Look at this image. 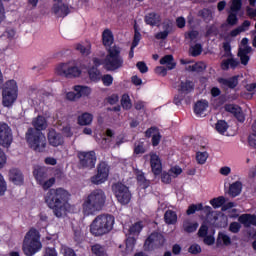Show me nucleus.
<instances>
[{
  "label": "nucleus",
  "mask_w": 256,
  "mask_h": 256,
  "mask_svg": "<svg viewBox=\"0 0 256 256\" xmlns=\"http://www.w3.org/2000/svg\"><path fill=\"white\" fill-rule=\"evenodd\" d=\"M186 69L187 71H196L197 73H201V71H205V69H207V65L205 64V62H198L189 65Z\"/></svg>",
  "instance_id": "37"
},
{
  "label": "nucleus",
  "mask_w": 256,
  "mask_h": 256,
  "mask_svg": "<svg viewBox=\"0 0 256 256\" xmlns=\"http://www.w3.org/2000/svg\"><path fill=\"white\" fill-rule=\"evenodd\" d=\"M57 125L61 127L60 129L66 137H71L73 135V132L71 131V124H69V120L67 119V117H64L62 118V120H59L57 122Z\"/></svg>",
  "instance_id": "25"
},
{
  "label": "nucleus",
  "mask_w": 256,
  "mask_h": 256,
  "mask_svg": "<svg viewBox=\"0 0 256 256\" xmlns=\"http://www.w3.org/2000/svg\"><path fill=\"white\" fill-rule=\"evenodd\" d=\"M52 13L56 17H67L69 15V6L65 5L61 0H54Z\"/></svg>",
  "instance_id": "17"
},
{
  "label": "nucleus",
  "mask_w": 256,
  "mask_h": 256,
  "mask_svg": "<svg viewBox=\"0 0 256 256\" xmlns=\"http://www.w3.org/2000/svg\"><path fill=\"white\" fill-rule=\"evenodd\" d=\"M134 247H135V238L129 237L126 240V251H127V253L133 252Z\"/></svg>",
  "instance_id": "56"
},
{
  "label": "nucleus",
  "mask_w": 256,
  "mask_h": 256,
  "mask_svg": "<svg viewBox=\"0 0 256 256\" xmlns=\"http://www.w3.org/2000/svg\"><path fill=\"white\" fill-rule=\"evenodd\" d=\"M143 227V222L134 223L129 229L130 235H139L143 230Z\"/></svg>",
  "instance_id": "40"
},
{
  "label": "nucleus",
  "mask_w": 256,
  "mask_h": 256,
  "mask_svg": "<svg viewBox=\"0 0 256 256\" xmlns=\"http://www.w3.org/2000/svg\"><path fill=\"white\" fill-rule=\"evenodd\" d=\"M13 143V133L11 127L5 122H0V145L2 147H11Z\"/></svg>",
  "instance_id": "13"
},
{
  "label": "nucleus",
  "mask_w": 256,
  "mask_h": 256,
  "mask_svg": "<svg viewBox=\"0 0 256 256\" xmlns=\"http://www.w3.org/2000/svg\"><path fill=\"white\" fill-rule=\"evenodd\" d=\"M93 66H88V77L93 83H99L102 78L101 71L97 69L101 65V61L98 58H93Z\"/></svg>",
  "instance_id": "16"
},
{
  "label": "nucleus",
  "mask_w": 256,
  "mask_h": 256,
  "mask_svg": "<svg viewBox=\"0 0 256 256\" xmlns=\"http://www.w3.org/2000/svg\"><path fill=\"white\" fill-rule=\"evenodd\" d=\"M248 144L253 149H256V134H250L248 137Z\"/></svg>",
  "instance_id": "63"
},
{
  "label": "nucleus",
  "mask_w": 256,
  "mask_h": 256,
  "mask_svg": "<svg viewBox=\"0 0 256 256\" xmlns=\"http://www.w3.org/2000/svg\"><path fill=\"white\" fill-rule=\"evenodd\" d=\"M150 165L152 167V171L154 175H161L162 166H161V159L155 153L150 154Z\"/></svg>",
  "instance_id": "19"
},
{
  "label": "nucleus",
  "mask_w": 256,
  "mask_h": 256,
  "mask_svg": "<svg viewBox=\"0 0 256 256\" xmlns=\"http://www.w3.org/2000/svg\"><path fill=\"white\" fill-rule=\"evenodd\" d=\"M43 256H57L55 248H46Z\"/></svg>",
  "instance_id": "64"
},
{
  "label": "nucleus",
  "mask_w": 256,
  "mask_h": 256,
  "mask_svg": "<svg viewBox=\"0 0 256 256\" xmlns=\"http://www.w3.org/2000/svg\"><path fill=\"white\" fill-rule=\"evenodd\" d=\"M194 84L191 81H185V82H181L180 84V94L183 93H191V91L193 90Z\"/></svg>",
  "instance_id": "38"
},
{
  "label": "nucleus",
  "mask_w": 256,
  "mask_h": 256,
  "mask_svg": "<svg viewBox=\"0 0 256 256\" xmlns=\"http://www.w3.org/2000/svg\"><path fill=\"white\" fill-rule=\"evenodd\" d=\"M26 141L34 151L42 153L47 147V138L45 135L33 128L28 129L26 133Z\"/></svg>",
  "instance_id": "5"
},
{
  "label": "nucleus",
  "mask_w": 256,
  "mask_h": 256,
  "mask_svg": "<svg viewBox=\"0 0 256 256\" xmlns=\"http://www.w3.org/2000/svg\"><path fill=\"white\" fill-rule=\"evenodd\" d=\"M239 20L237 19V12H233L230 10V14L227 18L228 25H237V22Z\"/></svg>",
  "instance_id": "54"
},
{
  "label": "nucleus",
  "mask_w": 256,
  "mask_h": 256,
  "mask_svg": "<svg viewBox=\"0 0 256 256\" xmlns=\"http://www.w3.org/2000/svg\"><path fill=\"white\" fill-rule=\"evenodd\" d=\"M160 65H166L167 69L171 71V69H175L177 63H175L173 55H166L160 59Z\"/></svg>",
  "instance_id": "31"
},
{
  "label": "nucleus",
  "mask_w": 256,
  "mask_h": 256,
  "mask_svg": "<svg viewBox=\"0 0 256 256\" xmlns=\"http://www.w3.org/2000/svg\"><path fill=\"white\" fill-rule=\"evenodd\" d=\"M18 91L19 88L15 80L7 81L2 91V105L4 107H11L17 101Z\"/></svg>",
  "instance_id": "7"
},
{
  "label": "nucleus",
  "mask_w": 256,
  "mask_h": 256,
  "mask_svg": "<svg viewBox=\"0 0 256 256\" xmlns=\"http://www.w3.org/2000/svg\"><path fill=\"white\" fill-rule=\"evenodd\" d=\"M197 227H199V224L197 222H191L189 220H186L183 223V228L186 233H193L197 231Z\"/></svg>",
  "instance_id": "36"
},
{
  "label": "nucleus",
  "mask_w": 256,
  "mask_h": 256,
  "mask_svg": "<svg viewBox=\"0 0 256 256\" xmlns=\"http://www.w3.org/2000/svg\"><path fill=\"white\" fill-rule=\"evenodd\" d=\"M60 252L64 256H77V254H75V250L71 249L67 246H62L61 249H60Z\"/></svg>",
  "instance_id": "55"
},
{
  "label": "nucleus",
  "mask_w": 256,
  "mask_h": 256,
  "mask_svg": "<svg viewBox=\"0 0 256 256\" xmlns=\"http://www.w3.org/2000/svg\"><path fill=\"white\" fill-rule=\"evenodd\" d=\"M115 217L110 214L98 215L90 224V233L95 237H102L113 231Z\"/></svg>",
  "instance_id": "3"
},
{
  "label": "nucleus",
  "mask_w": 256,
  "mask_h": 256,
  "mask_svg": "<svg viewBox=\"0 0 256 256\" xmlns=\"http://www.w3.org/2000/svg\"><path fill=\"white\" fill-rule=\"evenodd\" d=\"M102 41H103V45L106 47H109V49H111V45H113V32H111V30L106 29L103 31L102 33Z\"/></svg>",
  "instance_id": "30"
},
{
  "label": "nucleus",
  "mask_w": 256,
  "mask_h": 256,
  "mask_svg": "<svg viewBox=\"0 0 256 256\" xmlns=\"http://www.w3.org/2000/svg\"><path fill=\"white\" fill-rule=\"evenodd\" d=\"M164 221L167 225H175L177 223V213L172 210H168L164 214Z\"/></svg>",
  "instance_id": "35"
},
{
  "label": "nucleus",
  "mask_w": 256,
  "mask_h": 256,
  "mask_svg": "<svg viewBox=\"0 0 256 256\" xmlns=\"http://www.w3.org/2000/svg\"><path fill=\"white\" fill-rule=\"evenodd\" d=\"M78 158L83 169H93L97 163V156L94 151L79 152Z\"/></svg>",
  "instance_id": "12"
},
{
  "label": "nucleus",
  "mask_w": 256,
  "mask_h": 256,
  "mask_svg": "<svg viewBox=\"0 0 256 256\" xmlns=\"http://www.w3.org/2000/svg\"><path fill=\"white\" fill-rule=\"evenodd\" d=\"M105 201L107 196L101 189L92 191L88 196L83 199L82 213L85 217L89 215H95V213L101 211L105 207Z\"/></svg>",
  "instance_id": "2"
},
{
  "label": "nucleus",
  "mask_w": 256,
  "mask_h": 256,
  "mask_svg": "<svg viewBox=\"0 0 256 256\" xmlns=\"http://www.w3.org/2000/svg\"><path fill=\"white\" fill-rule=\"evenodd\" d=\"M40 185L44 191H47V189H51L53 185H55V178H50L48 180H44L43 182H40Z\"/></svg>",
  "instance_id": "48"
},
{
  "label": "nucleus",
  "mask_w": 256,
  "mask_h": 256,
  "mask_svg": "<svg viewBox=\"0 0 256 256\" xmlns=\"http://www.w3.org/2000/svg\"><path fill=\"white\" fill-rule=\"evenodd\" d=\"M73 91L66 93V99L68 101H79V99L89 97L93 93L91 87L85 85H75Z\"/></svg>",
  "instance_id": "10"
},
{
  "label": "nucleus",
  "mask_w": 256,
  "mask_h": 256,
  "mask_svg": "<svg viewBox=\"0 0 256 256\" xmlns=\"http://www.w3.org/2000/svg\"><path fill=\"white\" fill-rule=\"evenodd\" d=\"M241 7H243L242 0H232L230 11H232V13H239V11H241Z\"/></svg>",
  "instance_id": "46"
},
{
  "label": "nucleus",
  "mask_w": 256,
  "mask_h": 256,
  "mask_svg": "<svg viewBox=\"0 0 256 256\" xmlns=\"http://www.w3.org/2000/svg\"><path fill=\"white\" fill-rule=\"evenodd\" d=\"M241 191H243V184L236 181L230 185L228 193L230 197H238V195H241Z\"/></svg>",
  "instance_id": "28"
},
{
  "label": "nucleus",
  "mask_w": 256,
  "mask_h": 256,
  "mask_svg": "<svg viewBox=\"0 0 256 256\" xmlns=\"http://www.w3.org/2000/svg\"><path fill=\"white\" fill-rule=\"evenodd\" d=\"M165 245V237L161 233L154 232L145 241L144 247L147 251H152V249H159Z\"/></svg>",
  "instance_id": "11"
},
{
  "label": "nucleus",
  "mask_w": 256,
  "mask_h": 256,
  "mask_svg": "<svg viewBox=\"0 0 256 256\" xmlns=\"http://www.w3.org/2000/svg\"><path fill=\"white\" fill-rule=\"evenodd\" d=\"M209 109V102L207 100H199L194 105V113L198 117H203Z\"/></svg>",
  "instance_id": "20"
},
{
  "label": "nucleus",
  "mask_w": 256,
  "mask_h": 256,
  "mask_svg": "<svg viewBox=\"0 0 256 256\" xmlns=\"http://www.w3.org/2000/svg\"><path fill=\"white\" fill-rule=\"evenodd\" d=\"M121 105L123 109H126V110H129L133 107V104L131 103V98L127 94H124L122 96Z\"/></svg>",
  "instance_id": "45"
},
{
  "label": "nucleus",
  "mask_w": 256,
  "mask_h": 256,
  "mask_svg": "<svg viewBox=\"0 0 256 256\" xmlns=\"http://www.w3.org/2000/svg\"><path fill=\"white\" fill-rule=\"evenodd\" d=\"M91 251L95 256H105V248L100 244L93 245Z\"/></svg>",
  "instance_id": "47"
},
{
  "label": "nucleus",
  "mask_w": 256,
  "mask_h": 256,
  "mask_svg": "<svg viewBox=\"0 0 256 256\" xmlns=\"http://www.w3.org/2000/svg\"><path fill=\"white\" fill-rule=\"evenodd\" d=\"M203 51V47L201 44H196L190 48V53L192 57H197L198 55H201V52Z\"/></svg>",
  "instance_id": "49"
},
{
  "label": "nucleus",
  "mask_w": 256,
  "mask_h": 256,
  "mask_svg": "<svg viewBox=\"0 0 256 256\" xmlns=\"http://www.w3.org/2000/svg\"><path fill=\"white\" fill-rule=\"evenodd\" d=\"M33 175L37 181V183H43L45 179H47V170L40 166H35Z\"/></svg>",
  "instance_id": "24"
},
{
  "label": "nucleus",
  "mask_w": 256,
  "mask_h": 256,
  "mask_svg": "<svg viewBox=\"0 0 256 256\" xmlns=\"http://www.w3.org/2000/svg\"><path fill=\"white\" fill-rule=\"evenodd\" d=\"M41 236H39V231L36 229L32 228L30 229L23 241V252L27 256H33L35 253H38V251H41Z\"/></svg>",
  "instance_id": "4"
},
{
  "label": "nucleus",
  "mask_w": 256,
  "mask_h": 256,
  "mask_svg": "<svg viewBox=\"0 0 256 256\" xmlns=\"http://www.w3.org/2000/svg\"><path fill=\"white\" fill-rule=\"evenodd\" d=\"M48 143L52 147H59L64 143L63 135L61 133L55 131L54 129L49 130L48 132Z\"/></svg>",
  "instance_id": "18"
},
{
  "label": "nucleus",
  "mask_w": 256,
  "mask_h": 256,
  "mask_svg": "<svg viewBox=\"0 0 256 256\" xmlns=\"http://www.w3.org/2000/svg\"><path fill=\"white\" fill-rule=\"evenodd\" d=\"M134 153H136V155H140L141 153H145V146H143V142H136L135 143Z\"/></svg>",
  "instance_id": "58"
},
{
  "label": "nucleus",
  "mask_w": 256,
  "mask_h": 256,
  "mask_svg": "<svg viewBox=\"0 0 256 256\" xmlns=\"http://www.w3.org/2000/svg\"><path fill=\"white\" fill-rule=\"evenodd\" d=\"M163 31L158 32L155 37L156 39H167L171 33V23L166 22L162 25Z\"/></svg>",
  "instance_id": "32"
},
{
  "label": "nucleus",
  "mask_w": 256,
  "mask_h": 256,
  "mask_svg": "<svg viewBox=\"0 0 256 256\" xmlns=\"http://www.w3.org/2000/svg\"><path fill=\"white\" fill-rule=\"evenodd\" d=\"M5 191H7V182L2 174H0V195H5Z\"/></svg>",
  "instance_id": "59"
},
{
  "label": "nucleus",
  "mask_w": 256,
  "mask_h": 256,
  "mask_svg": "<svg viewBox=\"0 0 256 256\" xmlns=\"http://www.w3.org/2000/svg\"><path fill=\"white\" fill-rule=\"evenodd\" d=\"M217 243L219 245H231V237L225 233H219Z\"/></svg>",
  "instance_id": "43"
},
{
  "label": "nucleus",
  "mask_w": 256,
  "mask_h": 256,
  "mask_svg": "<svg viewBox=\"0 0 256 256\" xmlns=\"http://www.w3.org/2000/svg\"><path fill=\"white\" fill-rule=\"evenodd\" d=\"M169 173L171 177L175 179L176 177H179V175L183 173V169H181V167L179 166H174L169 170Z\"/></svg>",
  "instance_id": "52"
},
{
  "label": "nucleus",
  "mask_w": 256,
  "mask_h": 256,
  "mask_svg": "<svg viewBox=\"0 0 256 256\" xmlns=\"http://www.w3.org/2000/svg\"><path fill=\"white\" fill-rule=\"evenodd\" d=\"M241 107L234 105V104H227L225 106V111L228 113H232V115H235L236 113H239Z\"/></svg>",
  "instance_id": "53"
},
{
  "label": "nucleus",
  "mask_w": 256,
  "mask_h": 256,
  "mask_svg": "<svg viewBox=\"0 0 256 256\" xmlns=\"http://www.w3.org/2000/svg\"><path fill=\"white\" fill-rule=\"evenodd\" d=\"M9 179L14 185H23V173L17 168L10 170Z\"/></svg>",
  "instance_id": "21"
},
{
  "label": "nucleus",
  "mask_w": 256,
  "mask_h": 256,
  "mask_svg": "<svg viewBox=\"0 0 256 256\" xmlns=\"http://www.w3.org/2000/svg\"><path fill=\"white\" fill-rule=\"evenodd\" d=\"M145 21L147 25H151L152 27L155 25H159L161 23V16L157 13H150L146 15Z\"/></svg>",
  "instance_id": "33"
},
{
  "label": "nucleus",
  "mask_w": 256,
  "mask_h": 256,
  "mask_svg": "<svg viewBox=\"0 0 256 256\" xmlns=\"http://www.w3.org/2000/svg\"><path fill=\"white\" fill-rule=\"evenodd\" d=\"M251 53H253V48L249 46V39L243 38L238 51V57L240 58L242 65H247L249 63V55H251Z\"/></svg>",
  "instance_id": "15"
},
{
  "label": "nucleus",
  "mask_w": 256,
  "mask_h": 256,
  "mask_svg": "<svg viewBox=\"0 0 256 256\" xmlns=\"http://www.w3.org/2000/svg\"><path fill=\"white\" fill-rule=\"evenodd\" d=\"M219 83L223 85V87H229L230 89H235L239 84V80L237 76H234L230 79L220 78Z\"/></svg>",
  "instance_id": "29"
},
{
  "label": "nucleus",
  "mask_w": 256,
  "mask_h": 256,
  "mask_svg": "<svg viewBox=\"0 0 256 256\" xmlns=\"http://www.w3.org/2000/svg\"><path fill=\"white\" fill-rule=\"evenodd\" d=\"M32 125L35 127L36 131H44V129H47V119L43 116H38L33 119Z\"/></svg>",
  "instance_id": "27"
},
{
  "label": "nucleus",
  "mask_w": 256,
  "mask_h": 256,
  "mask_svg": "<svg viewBox=\"0 0 256 256\" xmlns=\"http://www.w3.org/2000/svg\"><path fill=\"white\" fill-rule=\"evenodd\" d=\"M210 205H212L214 209H219V207H223V205H225V197L219 196L210 200Z\"/></svg>",
  "instance_id": "41"
},
{
  "label": "nucleus",
  "mask_w": 256,
  "mask_h": 256,
  "mask_svg": "<svg viewBox=\"0 0 256 256\" xmlns=\"http://www.w3.org/2000/svg\"><path fill=\"white\" fill-rule=\"evenodd\" d=\"M188 251L192 255H197V253H201V246H199L198 244H193L189 247Z\"/></svg>",
  "instance_id": "62"
},
{
  "label": "nucleus",
  "mask_w": 256,
  "mask_h": 256,
  "mask_svg": "<svg viewBox=\"0 0 256 256\" xmlns=\"http://www.w3.org/2000/svg\"><path fill=\"white\" fill-rule=\"evenodd\" d=\"M77 51H80L81 54L83 55H89V53H91V45L88 44L86 46L82 45V44H78L76 46Z\"/></svg>",
  "instance_id": "50"
},
{
  "label": "nucleus",
  "mask_w": 256,
  "mask_h": 256,
  "mask_svg": "<svg viewBox=\"0 0 256 256\" xmlns=\"http://www.w3.org/2000/svg\"><path fill=\"white\" fill-rule=\"evenodd\" d=\"M208 158H209V154L207 152L196 153V161L199 165H205V163H207Z\"/></svg>",
  "instance_id": "44"
},
{
  "label": "nucleus",
  "mask_w": 256,
  "mask_h": 256,
  "mask_svg": "<svg viewBox=\"0 0 256 256\" xmlns=\"http://www.w3.org/2000/svg\"><path fill=\"white\" fill-rule=\"evenodd\" d=\"M203 210V204H192L188 207L187 210V215H193V213H195V211H202Z\"/></svg>",
  "instance_id": "51"
},
{
  "label": "nucleus",
  "mask_w": 256,
  "mask_h": 256,
  "mask_svg": "<svg viewBox=\"0 0 256 256\" xmlns=\"http://www.w3.org/2000/svg\"><path fill=\"white\" fill-rule=\"evenodd\" d=\"M207 229V225L203 224L198 231V235L199 237H204L205 245H213L215 243V236L213 234L207 235Z\"/></svg>",
  "instance_id": "22"
},
{
  "label": "nucleus",
  "mask_w": 256,
  "mask_h": 256,
  "mask_svg": "<svg viewBox=\"0 0 256 256\" xmlns=\"http://www.w3.org/2000/svg\"><path fill=\"white\" fill-rule=\"evenodd\" d=\"M239 223L244 227L256 226V216L251 214H242L238 218Z\"/></svg>",
  "instance_id": "23"
},
{
  "label": "nucleus",
  "mask_w": 256,
  "mask_h": 256,
  "mask_svg": "<svg viewBox=\"0 0 256 256\" xmlns=\"http://www.w3.org/2000/svg\"><path fill=\"white\" fill-rule=\"evenodd\" d=\"M113 193L120 205H127L131 201V191L123 183H116L112 187Z\"/></svg>",
  "instance_id": "9"
},
{
  "label": "nucleus",
  "mask_w": 256,
  "mask_h": 256,
  "mask_svg": "<svg viewBox=\"0 0 256 256\" xmlns=\"http://www.w3.org/2000/svg\"><path fill=\"white\" fill-rule=\"evenodd\" d=\"M231 233H239L241 231V224L239 222H232L229 226Z\"/></svg>",
  "instance_id": "60"
},
{
  "label": "nucleus",
  "mask_w": 256,
  "mask_h": 256,
  "mask_svg": "<svg viewBox=\"0 0 256 256\" xmlns=\"http://www.w3.org/2000/svg\"><path fill=\"white\" fill-rule=\"evenodd\" d=\"M215 129L220 133V135H223L227 131V129H229V125L227 124V122H225V120H219L216 123Z\"/></svg>",
  "instance_id": "42"
},
{
  "label": "nucleus",
  "mask_w": 256,
  "mask_h": 256,
  "mask_svg": "<svg viewBox=\"0 0 256 256\" xmlns=\"http://www.w3.org/2000/svg\"><path fill=\"white\" fill-rule=\"evenodd\" d=\"M239 67V62L235 58H228L222 61L221 63V69L223 71H229V69H237Z\"/></svg>",
  "instance_id": "26"
},
{
  "label": "nucleus",
  "mask_w": 256,
  "mask_h": 256,
  "mask_svg": "<svg viewBox=\"0 0 256 256\" xmlns=\"http://www.w3.org/2000/svg\"><path fill=\"white\" fill-rule=\"evenodd\" d=\"M140 41H141V33H139V31H137V29H136L135 34H134V40L132 43V49H135V47H137L139 45Z\"/></svg>",
  "instance_id": "61"
},
{
  "label": "nucleus",
  "mask_w": 256,
  "mask_h": 256,
  "mask_svg": "<svg viewBox=\"0 0 256 256\" xmlns=\"http://www.w3.org/2000/svg\"><path fill=\"white\" fill-rule=\"evenodd\" d=\"M109 177V165L105 162H101L97 168V174L91 178L94 185H101L105 183Z\"/></svg>",
  "instance_id": "14"
},
{
  "label": "nucleus",
  "mask_w": 256,
  "mask_h": 256,
  "mask_svg": "<svg viewBox=\"0 0 256 256\" xmlns=\"http://www.w3.org/2000/svg\"><path fill=\"white\" fill-rule=\"evenodd\" d=\"M71 193L64 188H53L50 189L44 196L45 203L50 209H52L55 217L61 219L67 215L71 204H69V199Z\"/></svg>",
  "instance_id": "1"
},
{
  "label": "nucleus",
  "mask_w": 256,
  "mask_h": 256,
  "mask_svg": "<svg viewBox=\"0 0 256 256\" xmlns=\"http://www.w3.org/2000/svg\"><path fill=\"white\" fill-rule=\"evenodd\" d=\"M185 39H188L191 43H197L201 39V35L197 30H191L185 34Z\"/></svg>",
  "instance_id": "39"
},
{
  "label": "nucleus",
  "mask_w": 256,
  "mask_h": 256,
  "mask_svg": "<svg viewBox=\"0 0 256 256\" xmlns=\"http://www.w3.org/2000/svg\"><path fill=\"white\" fill-rule=\"evenodd\" d=\"M121 50L119 47L113 46L108 48L107 55L101 65H104L105 69L108 71H115L116 69H120L123 67V58H121Z\"/></svg>",
  "instance_id": "6"
},
{
  "label": "nucleus",
  "mask_w": 256,
  "mask_h": 256,
  "mask_svg": "<svg viewBox=\"0 0 256 256\" xmlns=\"http://www.w3.org/2000/svg\"><path fill=\"white\" fill-rule=\"evenodd\" d=\"M93 123V115L91 113H83L78 117V124L81 126L91 125Z\"/></svg>",
  "instance_id": "34"
},
{
  "label": "nucleus",
  "mask_w": 256,
  "mask_h": 256,
  "mask_svg": "<svg viewBox=\"0 0 256 256\" xmlns=\"http://www.w3.org/2000/svg\"><path fill=\"white\" fill-rule=\"evenodd\" d=\"M56 75L59 77H66V79H73L79 77L81 70L71 62L60 63L55 68Z\"/></svg>",
  "instance_id": "8"
},
{
  "label": "nucleus",
  "mask_w": 256,
  "mask_h": 256,
  "mask_svg": "<svg viewBox=\"0 0 256 256\" xmlns=\"http://www.w3.org/2000/svg\"><path fill=\"white\" fill-rule=\"evenodd\" d=\"M102 82L103 85H105V87H109L111 85H113V76L106 74L104 76H102Z\"/></svg>",
  "instance_id": "57"
}]
</instances>
